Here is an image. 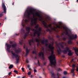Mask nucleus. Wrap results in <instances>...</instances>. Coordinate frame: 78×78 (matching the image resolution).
Masks as SVG:
<instances>
[{
    "label": "nucleus",
    "mask_w": 78,
    "mask_h": 78,
    "mask_svg": "<svg viewBox=\"0 0 78 78\" xmlns=\"http://www.w3.org/2000/svg\"><path fill=\"white\" fill-rule=\"evenodd\" d=\"M41 41L42 44H45L46 46L47 47L48 46V48L49 49V51H51V55L48 57V59H49L50 61V66L51 67H52V65L55 66L56 62L55 60V55L54 54V50L55 49V47H53V46L51 45V44L50 43H49L48 44L47 43L48 42V40H45L44 39L43 40H41Z\"/></svg>",
    "instance_id": "obj_1"
},
{
    "label": "nucleus",
    "mask_w": 78,
    "mask_h": 78,
    "mask_svg": "<svg viewBox=\"0 0 78 78\" xmlns=\"http://www.w3.org/2000/svg\"><path fill=\"white\" fill-rule=\"evenodd\" d=\"M35 11V9H30V10H26V14L24 13V16H25L26 18H30V15L32 14L33 16V18L31 19V22L37 23V18L35 17V16L34 15V12Z\"/></svg>",
    "instance_id": "obj_2"
},
{
    "label": "nucleus",
    "mask_w": 78,
    "mask_h": 78,
    "mask_svg": "<svg viewBox=\"0 0 78 78\" xmlns=\"http://www.w3.org/2000/svg\"><path fill=\"white\" fill-rule=\"evenodd\" d=\"M65 44L64 42H62L61 43L59 42L58 44V43L57 42H55V44H56L57 47L59 48V50H57L58 51V55H61V50L60 48V47L59 45L60 46V47L62 49H63L64 48V45H63V44Z\"/></svg>",
    "instance_id": "obj_3"
},
{
    "label": "nucleus",
    "mask_w": 78,
    "mask_h": 78,
    "mask_svg": "<svg viewBox=\"0 0 78 78\" xmlns=\"http://www.w3.org/2000/svg\"><path fill=\"white\" fill-rule=\"evenodd\" d=\"M69 47H66L65 48V50H63L62 51V52L64 54H66L67 53V51H68L69 53H68V55L69 56H71L72 55V51L71 50H69Z\"/></svg>",
    "instance_id": "obj_4"
},
{
    "label": "nucleus",
    "mask_w": 78,
    "mask_h": 78,
    "mask_svg": "<svg viewBox=\"0 0 78 78\" xmlns=\"http://www.w3.org/2000/svg\"><path fill=\"white\" fill-rule=\"evenodd\" d=\"M11 53L12 55V58H14V57H15V58L16 59V64H18L19 62V55H16L15 53L13 52L12 51H11Z\"/></svg>",
    "instance_id": "obj_5"
},
{
    "label": "nucleus",
    "mask_w": 78,
    "mask_h": 78,
    "mask_svg": "<svg viewBox=\"0 0 78 78\" xmlns=\"http://www.w3.org/2000/svg\"><path fill=\"white\" fill-rule=\"evenodd\" d=\"M66 35H67L69 37V39L70 40H75L77 39V35L76 34L75 35L74 37L73 34L72 35V36H71L69 35V32H66Z\"/></svg>",
    "instance_id": "obj_6"
},
{
    "label": "nucleus",
    "mask_w": 78,
    "mask_h": 78,
    "mask_svg": "<svg viewBox=\"0 0 78 78\" xmlns=\"http://www.w3.org/2000/svg\"><path fill=\"white\" fill-rule=\"evenodd\" d=\"M17 46V44H14L12 45V47L13 48H15V53L16 54H18L19 53H20L21 51V49L20 48L18 49H16V47Z\"/></svg>",
    "instance_id": "obj_7"
},
{
    "label": "nucleus",
    "mask_w": 78,
    "mask_h": 78,
    "mask_svg": "<svg viewBox=\"0 0 78 78\" xmlns=\"http://www.w3.org/2000/svg\"><path fill=\"white\" fill-rule=\"evenodd\" d=\"M30 27H27L26 28V30L27 31L26 33L25 34L24 36V39H25L27 37L28 35V34H29L30 32Z\"/></svg>",
    "instance_id": "obj_8"
},
{
    "label": "nucleus",
    "mask_w": 78,
    "mask_h": 78,
    "mask_svg": "<svg viewBox=\"0 0 78 78\" xmlns=\"http://www.w3.org/2000/svg\"><path fill=\"white\" fill-rule=\"evenodd\" d=\"M23 48L24 49H26V55H25V57H26L27 56V55H28V53L30 52V49H28L27 46L25 45H24Z\"/></svg>",
    "instance_id": "obj_9"
},
{
    "label": "nucleus",
    "mask_w": 78,
    "mask_h": 78,
    "mask_svg": "<svg viewBox=\"0 0 78 78\" xmlns=\"http://www.w3.org/2000/svg\"><path fill=\"white\" fill-rule=\"evenodd\" d=\"M52 25V24H49L47 26V27H48V28H46V27H44L46 29V31L47 32L49 31V33H51V30L48 28V27L50 28H51L52 27H51Z\"/></svg>",
    "instance_id": "obj_10"
},
{
    "label": "nucleus",
    "mask_w": 78,
    "mask_h": 78,
    "mask_svg": "<svg viewBox=\"0 0 78 78\" xmlns=\"http://www.w3.org/2000/svg\"><path fill=\"white\" fill-rule=\"evenodd\" d=\"M2 7L3 9V10H4V13H6V6H5V3L3 2V0H2Z\"/></svg>",
    "instance_id": "obj_11"
},
{
    "label": "nucleus",
    "mask_w": 78,
    "mask_h": 78,
    "mask_svg": "<svg viewBox=\"0 0 78 78\" xmlns=\"http://www.w3.org/2000/svg\"><path fill=\"white\" fill-rule=\"evenodd\" d=\"M35 14L36 16H37V17L38 18H41L39 19V20L41 21L42 20V17L40 15V14H39V13L38 12H36Z\"/></svg>",
    "instance_id": "obj_12"
},
{
    "label": "nucleus",
    "mask_w": 78,
    "mask_h": 78,
    "mask_svg": "<svg viewBox=\"0 0 78 78\" xmlns=\"http://www.w3.org/2000/svg\"><path fill=\"white\" fill-rule=\"evenodd\" d=\"M6 45L7 46V51L9 53L10 51V49L11 48V45L10 44H6Z\"/></svg>",
    "instance_id": "obj_13"
},
{
    "label": "nucleus",
    "mask_w": 78,
    "mask_h": 78,
    "mask_svg": "<svg viewBox=\"0 0 78 78\" xmlns=\"http://www.w3.org/2000/svg\"><path fill=\"white\" fill-rule=\"evenodd\" d=\"M41 28L39 27V28L38 29V31H36L34 32V35H36V34H37L38 33H41Z\"/></svg>",
    "instance_id": "obj_14"
},
{
    "label": "nucleus",
    "mask_w": 78,
    "mask_h": 78,
    "mask_svg": "<svg viewBox=\"0 0 78 78\" xmlns=\"http://www.w3.org/2000/svg\"><path fill=\"white\" fill-rule=\"evenodd\" d=\"M39 57H41L42 55V58L43 60H44V52H40L39 53Z\"/></svg>",
    "instance_id": "obj_15"
},
{
    "label": "nucleus",
    "mask_w": 78,
    "mask_h": 78,
    "mask_svg": "<svg viewBox=\"0 0 78 78\" xmlns=\"http://www.w3.org/2000/svg\"><path fill=\"white\" fill-rule=\"evenodd\" d=\"M32 42L33 43H34V40H33V39H32L31 40H30L29 41V44L30 47H31L32 46Z\"/></svg>",
    "instance_id": "obj_16"
},
{
    "label": "nucleus",
    "mask_w": 78,
    "mask_h": 78,
    "mask_svg": "<svg viewBox=\"0 0 78 78\" xmlns=\"http://www.w3.org/2000/svg\"><path fill=\"white\" fill-rule=\"evenodd\" d=\"M35 41L36 42H37V47H39V44H40V41L39 39H38V38H36L35 39Z\"/></svg>",
    "instance_id": "obj_17"
},
{
    "label": "nucleus",
    "mask_w": 78,
    "mask_h": 78,
    "mask_svg": "<svg viewBox=\"0 0 78 78\" xmlns=\"http://www.w3.org/2000/svg\"><path fill=\"white\" fill-rule=\"evenodd\" d=\"M48 39H49V40L50 41V42H51V43H53L54 42V39L53 38H51L50 36H48Z\"/></svg>",
    "instance_id": "obj_18"
},
{
    "label": "nucleus",
    "mask_w": 78,
    "mask_h": 78,
    "mask_svg": "<svg viewBox=\"0 0 78 78\" xmlns=\"http://www.w3.org/2000/svg\"><path fill=\"white\" fill-rule=\"evenodd\" d=\"M73 49L74 50V51L76 55H78V54H77V52L78 53V49L76 48L73 47Z\"/></svg>",
    "instance_id": "obj_19"
},
{
    "label": "nucleus",
    "mask_w": 78,
    "mask_h": 78,
    "mask_svg": "<svg viewBox=\"0 0 78 78\" xmlns=\"http://www.w3.org/2000/svg\"><path fill=\"white\" fill-rule=\"evenodd\" d=\"M57 27H55V26H54V28L51 27V28H50V29L53 31H56L57 30L56 29H57Z\"/></svg>",
    "instance_id": "obj_20"
},
{
    "label": "nucleus",
    "mask_w": 78,
    "mask_h": 78,
    "mask_svg": "<svg viewBox=\"0 0 78 78\" xmlns=\"http://www.w3.org/2000/svg\"><path fill=\"white\" fill-rule=\"evenodd\" d=\"M45 20L46 22H48V20H50V17L49 16H47L46 17Z\"/></svg>",
    "instance_id": "obj_21"
},
{
    "label": "nucleus",
    "mask_w": 78,
    "mask_h": 78,
    "mask_svg": "<svg viewBox=\"0 0 78 78\" xmlns=\"http://www.w3.org/2000/svg\"><path fill=\"white\" fill-rule=\"evenodd\" d=\"M43 25L44 26V27H45L46 28H48L47 25L46 23L44 21H43Z\"/></svg>",
    "instance_id": "obj_22"
},
{
    "label": "nucleus",
    "mask_w": 78,
    "mask_h": 78,
    "mask_svg": "<svg viewBox=\"0 0 78 78\" xmlns=\"http://www.w3.org/2000/svg\"><path fill=\"white\" fill-rule=\"evenodd\" d=\"M63 29L64 30H65V32H66V33L68 32V28H67V27H65L64 26L63 27H62Z\"/></svg>",
    "instance_id": "obj_23"
},
{
    "label": "nucleus",
    "mask_w": 78,
    "mask_h": 78,
    "mask_svg": "<svg viewBox=\"0 0 78 78\" xmlns=\"http://www.w3.org/2000/svg\"><path fill=\"white\" fill-rule=\"evenodd\" d=\"M37 23L34 22H31V23L30 24V25L31 26H33L34 25H36Z\"/></svg>",
    "instance_id": "obj_24"
},
{
    "label": "nucleus",
    "mask_w": 78,
    "mask_h": 78,
    "mask_svg": "<svg viewBox=\"0 0 78 78\" xmlns=\"http://www.w3.org/2000/svg\"><path fill=\"white\" fill-rule=\"evenodd\" d=\"M51 76L52 78H56L55 75L53 73L51 72Z\"/></svg>",
    "instance_id": "obj_25"
},
{
    "label": "nucleus",
    "mask_w": 78,
    "mask_h": 78,
    "mask_svg": "<svg viewBox=\"0 0 78 78\" xmlns=\"http://www.w3.org/2000/svg\"><path fill=\"white\" fill-rule=\"evenodd\" d=\"M25 33V31L23 30V28H22L21 29V34H24Z\"/></svg>",
    "instance_id": "obj_26"
},
{
    "label": "nucleus",
    "mask_w": 78,
    "mask_h": 78,
    "mask_svg": "<svg viewBox=\"0 0 78 78\" xmlns=\"http://www.w3.org/2000/svg\"><path fill=\"white\" fill-rule=\"evenodd\" d=\"M13 67V65L11 64V65H10L9 66V69H11Z\"/></svg>",
    "instance_id": "obj_27"
},
{
    "label": "nucleus",
    "mask_w": 78,
    "mask_h": 78,
    "mask_svg": "<svg viewBox=\"0 0 78 78\" xmlns=\"http://www.w3.org/2000/svg\"><path fill=\"white\" fill-rule=\"evenodd\" d=\"M55 26L57 27L59 29H62V28H61V27L59 25H58L57 24H55Z\"/></svg>",
    "instance_id": "obj_28"
},
{
    "label": "nucleus",
    "mask_w": 78,
    "mask_h": 78,
    "mask_svg": "<svg viewBox=\"0 0 78 78\" xmlns=\"http://www.w3.org/2000/svg\"><path fill=\"white\" fill-rule=\"evenodd\" d=\"M67 43L68 44H72V42L71 40H69L68 41Z\"/></svg>",
    "instance_id": "obj_29"
},
{
    "label": "nucleus",
    "mask_w": 78,
    "mask_h": 78,
    "mask_svg": "<svg viewBox=\"0 0 78 78\" xmlns=\"http://www.w3.org/2000/svg\"><path fill=\"white\" fill-rule=\"evenodd\" d=\"M20 44L21 45L23 44V40H21V41H20L19 42Z\"/></svg>",
    "instance_id": "obj_30"
},
{
    "label": "nucleus",
    "mask_w": 78,
    "mask_h": 78,
    "mask_svg": "<svg viewBox=\"0 0 78 78\" xmlns=\"http://www.w3.org/2000/svg\"><path fill=\"white\" fill-rule=\"evenodd\" d=\"M39 24H37V25L36 26H35V28L36 29H38V28L39 29Z\"/></svg>",
    "instance_id": "obj_31"
},
{
    "label": "nucleus",
    "mask_w": 78,
    "mask_h": 78,
    "mask_svg": "<svg viewBox=\"0 0 78 78\" xmlns=\"http://www.w3.org/2000/svg\"><path fill=\"white\" fill-rule=\"evenodd\" d=\"M22 26H23V27H26V26L25 25L24 23H22Z\"/></svg>",
    "instance_id": "obj_32"
},
{
    "label": "nucleus",
    "mask_w": 78,
    "mask_h": 78,
    "mask_svg": "<svg viewBox=\"0 0 78 78\" xmlns=\"http://www.w3.org/2000/svg\"><path fill=\"white\" fill-rule=\"evenodd\" d=\"M25 23H26V24H27L28 23V21L27 20V19H26L25 20Z\"/></svg>",
    "instance_id": "obj_33"
},
{
    "label": "nucleus",
    "mask_w": 78,
    "mask_h": 78,
    "mask_svg": "<svg viewBox=\"0 0 78 78\" xmlns=\"http://www.w3.org/2000/svg\"><path fill=\"white\" fill-rule=\"evenodd\" d=\"M74 71V69H71V73H73Z\"/></svg>",
    "instance_id": "obj_34"
},
{
    "label": "nucleus",
    "mask_w": 78,
    "mask_h": 78,
    "mask_svg": "<svg viewBox=\"0 0 78 78\" xmlns=\"http://www.w3.org/2000/svg\"><path fill=\"white\" fill-rule=\"evenodd\" d=\"M32 31H34V32H35L36 31H38V29L37 30H35V29H34V28L32 29Z\"/></svg>",
    "instance_id": "obj_35"
},
{
    "label": "nucleus",
    "mask_w": 78,
    "mask_h": 78,
    "mask_svg": "<svg viewBox=\"0 0 78 78\" xmlns=\"http://www.w3.org/2000/svg\"><path fill=\"white\" fill-rule=\"evenodd\" d=\"M14 73H16L17 74V73H18V71L16 70H14Z\"/></svg>",
    "instance_id": "obj_36"
},
{
    "label": "nucleus",
    "mask_w": 78,
    "mask_h": 78,
    "mask_svg": "<svg viewBox=\"0 0 78 78\" xmlns=\"http://www.w3.org/2000/svg\"><path fill=\"white\" fill-rule=\"evenodd\" d=\"M72 67L73 68H75V65L73 64L72 65Z\"/></svg>",
    "instance_id": "obj_37"
},
{
    "label": "nucleus",
    "mask_w": 78,
    "mask_h": 78,
    "mask_svg": "<svg viewBox=\"0 0 78 78\" xmlns=\"http://www.w3.org/2000/svg\"><path fill=\"white\" fill-rule=\"evenodd\" d=\"M62 39H63V40L64 41H65L66 40V38L65 37H63Z\"/></svg>",
    "instance_id": "obj_38"
},
{
    "label": "nucleus",
    "mask_w": 78,
    "mask_h": 78,
    "mask_svg": "<svg viewBox=\"0 0 78 78\" xmlns=\"http://www.w3.org/2000/svg\"><path fill=\"white\" fill-rule=\"evenodd\" d=\"M64 75H66L67 74V72L66 71H64Z\"/></svg>",
    "instance_id": "obj_39"
},
{
    "label": "nucleus",
    "mask_w": 78,
    "mask_h": 78,
    "mask_svg": "<svg viewBox=\"0 0 78 78\" xmlns=\"http://www.w3.org/2000/svg\"><path fill=\"white\" fill-rule=\"evenodd\" d=\"M28 75L29 76L31 74V72H29L27 73Z\"/></svg>",
    "instance_id": "obj_40"
},
{
    "label": "nucleus",
    "mask_w": 78,
    "mask_h": 78,
    "mask_svg": "<svg viewBox=\"0 0 78 78\" xmlns=\"http://www.w3.org/2000/svg\"><path fill=\"white\" fill-rule=\"evenodd\" d=\"M32 53H33V54H34L36 53V51H33Z\"/></svg>",
    "instance_id": "obj_41"
},
{
    "label": "nucleus",
    "mask_w": 78,
    "mask_h": 78,
    "mask_svg": "<svg viewBox=\"0 0 78 78\" xmlns=\"http://www.w3.org/2000/svg\"><path fill=\"white\" fill-rule=\"evenodd\" d=\"M3 16L2 13H0V18H1Z\"/></svg>",
    "instance_id": "obj_42"
},
{
    "label": "nucleus",
    "mask_w": 78,
    "mask_h": 78,
    "mask_svg": "<svg viewBox=\"0 0 78 78\" xmlns=\"http://www.w3.org/2000/svg\"><path fill=\"white\" fill-rule=\"evenodd\" d=\"M38 66H40V63H39V60H38Z\"/></svg>",
    "instance_id": "obj_43"
},
{
    "label": "nucleus",
    "mask_w": 78,
    "mask_h": 78,
    "mask_svg": "<svg viewBox=\"0 0 78 78\" xmlns=\"http://www.w3.org/2000/svg\"><path fill=\"white\" fill-rule=\"evenodd\" d=\"M21 70H22V71L23 72H24V68H21Z\"/></svg>",
    "instance_id": "obj_44"
},
{
    "label": "nucleus",
    "mask_w": 78,
    "mask_h": 78,
    "mask_svg": "<svg viewBox=\"0 0 78 78\" xmlns=\"http://www.w3.org/2000/svg\"><path fill=\"white\" fill-rule=\"evenodd\" d=\"M42 51H44V48L43 47H42V49H41Z\"/></svg>",
    "instance_id": "obj_45"
},
{
    "label": "nucleus",
    "mask_w": 78,
    "mask_h": 78,
    "mask_svg": "<svg viewBox=\"0 0 78 78\" xmlns=\"http://www.w3.org/2000/svg\"><path fill=\"white\" fill-rule=\"evenodd\" d=\"M40 33H38V34H37L38 37L40 36Z\"/></svg>",
    "instance_id": "obj_46"
},
{
    "label": "nucleus",
    "mask_w": 78,
    "mask_h": 78,
    "mask_svg": "<svg viewBox=\"0 0 78 78\" xmlns=\"http://www.w3.org/2000/svg\"><path fill=\"white\" fill-rule=\"evenodd\" d=\"M30 67V66L29 65H27V68H29Z\"/></svg>",
    "instance_id": "obj_47"
},
{
    "label": "nucleus",
    "mask_w": 78,
    "mask_h": 78,
    "mask_svg": "<svg viewBox=\"0 0 78 78\" xmlns=\"http://www.w3.org/2000/svg\"><path fill=\"white\" fill-rule=\"evenodd\" d=\"M11 72H9V73L8 75L9 76H10L11 75Z\"/></svg>",
    "instance_id": "obj_48"
},
{
    "label": "nucleus",
    "mask_w": 78,
    "mask_h": 78,
    "mask_svg": "<svg viewBox=\"0 0 78 78\" xmlns=\"http://www.w3.org/2000/svg\"><path fill=\"white\" fill-rule=\"evenodd\" d=\"M61 71V69L60 68H58V71Z\"/></svg>",
    "instance_id": "obj_49"
},
{
    "label": "nucleus",
    "mask_w": 78,
    "mask_h": 78,
    "mask_svg": "<svg viewBox=\"0 0 78 78\" xmlns=\"http://www.w3.org/2000/svg\"><path fill=\"white\" fill-rule=\"evenodd\" d=\"M34 72L36 73L37 72V70L36 69H34Z\"/></svg>",
    "instance_id": "obj_50"
},
{
    "label": "nucleus",
    "mask_w": 78,
    "mask_h": 78,
    "mask_svg": "<svg viewBox=\"0 0 78 78\" xmlns=\"http://www.w3.org/2000/svg\"><path fill=\"white\" fill-rule=\"evenodd\" d=\"M43 64H44V66H45V65H46V62H44L43 63Z\"/></svg>",
    "instance_id": "obj_51"
},
{
    "label": "nucleus",
    "mask_w": 78,
    "mask_h": 78,
    "mask_svg": "<svg viewBox=\"0 0 78 78\" xmlns=\"http://www.w3.org/2000/svg\"><path fill=\"white\" fill-rule=\"evenodd\" d=\"M10 44H13V43L12 41H10Z\"/></svg>",
    "instance_id": "obj_52"
},
{
    "label": "nucleus",
    "mask_w": 78,
    "mask_h": 78,
    "mask_svg": "<svg viewBox=\"0 0 78 78\" xmlns=\"http://www.w3.org/2000/svg\"><path fill=\"white\" fill-rule=\"evenodd\" d=\"M53 24H54V25H55L56 24V22H54L53 23Z\"/></svg>",
    "instance_id": "obj_53"
},
{
    "label": "nucleus",
    "mask_w": 78,
    "mask_h": 78,
    "mask_svg": "<svg viewBox=\"0 0 78 78\" xmlns=\"http://www.w3.org/2000/svg\"><path fill=\"white\" fill-rule=\"evenodd\" d=\"M57 75L58 76L59 75H60L59 73H57Z\"/></svg>",
    "instance_id": "obj_54"
},
{
    "label": "nucleus",
    "mask_w": 78,
    "mask_h": 78,
    "mask_svg": "<svg viewBox=\"0 0 78 78\" xmlns=\"http://www.w3.org/2000/svg\"><path fill=\"white\" fill-rule=\"evenodd\" d=\"M56 37L57 38H59V36H57Z\"/></svg>",
    "instance_id": "obj_55"
},
{
    "label": "nucleus",
    "mask_w": 78,
    "mask_h": 78,
    "mask_svg": "<svg viewBox=\"0 0 78 78\" xmlns=\"http://www.w3.org/2000/svg\"><path fill=\"white\" fill-rule=\"evenodd\" d=\"M34 51H36V48H35V47L34 48Z\"/></svg>",
    "instance_id": "obj_56"
},
{
    "label": "nucleus",
    "mask_w": 78,
    "mask_h": 78,
    "mask_svg": "<svg viewBox=\"0 0 78 78\" xmlns=\"http://www.w3.org/2000/svg\"><path fill=\"white\" fill-rule=\"evenodd\" d=\"M26 62H27V63H28V60H26Z\"/></svg>",
    "instance_id": "obj_57"
},
{
    "label": "nucleus",
    "mask_w": 78,
    "mask_h": 78,
    "mask_svg": "<svg viewBox=\"0 0 78 78\" xmlns=\"http://www.w3.org/2000/svg\"><path fill=\"white\" fill-rule=\"evenodd\" d=\"M73 59H72V60H71V62H73Z\"/></svg>",
    "instance_id": "obj_58"
},
{
    "label": "nucleus",
    "mask_w": 78,
    "mask_h": 78,
    "mask_svg": "<svg viewBox=\"0 0 78 78\" xmlns=\"http://www.w3.org/2000/svg\"><path fill=\"white\" fill-rule=\"evenodd\" d=\"M25 76H23V77H22V78H25Z\"/></svg>",
    "instance_id": "obj_59"
},
{
    "label": "nucleus",
    "mask_w": 78,
    "mask_h": 78,
    "mask_svg": "<svg viewBox=\"0 0 78 78\" xmlns=\"http://www.w3.org/2000/svg\"><path fill=\"white\" fill-rule=\"evenodd\" d=\"M36 37V34H34V37Z\"/></svg>",
    "instance_id": "obj_60"
},
{
    "label": "nucleus",
    "mask_w": 78,
    "mask_h": 78,
    "mask_svg": "<svg viewBox=\"0 0 78 78\" xmlns=\"http://www.w3.org/2000/svg\"><path fill=\"white\" fill-rule=\"evenodd\" d=\"M29 70H31V69L30 68H29Z\"/></svg>",
    "instance_id": "obj_61"
},
{
    "label": "nucleus",
    "mask_w": 78,
    "mask_h": 78,
    "mask_svg": "<svg viewBox=\"0 0 78 78\" xmlns=\"http://www.w3.org/2000/svg\"><path fill=\"white\" fill-rule=\"evenodd\" d=\"M35 58L36 59H37V56H35Z\"/></svg>",
    "instance_id": "obj_62"
},
{
    "label": "nucleus",
    "mask_w": 78,
    "mask_h": 78,
    "mask_svg": "<svg viewBox=\"0 0 78 78\" xmlns=\"http://www.w3.org/2000/svg\"><path fill=\"white\" fill-rule=\"evenodd\" d=\"M1 26H2V23H0V27H1Z\"/></svg>",
    "instance_id": "obj_63"
},
{
    "label": "nucleus",
    "mask_w": 78,
    "mask_h": 78,
    "mask_svg": "<svg viewBox=\"0 0 78 78\" xmlns=\"http://www.w3.org/2000/svg\"><path fill=\"white\" fill-rule=\"evenodd\" d=\"M20 76H18L16 78H20Z\"/></svg>",
    "instance_id": "obj_64"
}]
</instances>
